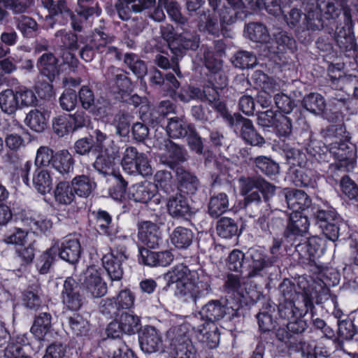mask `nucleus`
Listing matches in <instances>:
<instances>
[{"mask_svg": "<svg viewBox=\"0 0 358 358\" xmlns=\"http://www.w3.org/2000/svg\"><path fill=\"white\" fill-rule=\"evenodd\" d=\"M168 284H176L179 294L186 301L194 304L202 303L212 292L210 279L208 276L199 277L195 271L181 264L176 266L164 275Z\"/></svg>", "mask_w": 358, "mask_h": 358, "instance_id": "f257e3e1", "label": "nucleus"}, {"mask_svg": "<svg viewBox=\"0 0 358 358\" xmlns=\"http://www.w3.org/2000/svg\"><path fill=\"white\" fill-rule=\"evenodd\" d=\"M241 194L244 196L242 208L250 217H255L269 210L271 198L276 187L261 176L241 178Z\"/></svg>", "mask_w": 358, "mask_h": 358, "instance_id": "f03ea898", "label": "nucleus"}, {"mask_svg": "<svg viewBox=\"0 0 358 358\" xmlns=\"http://www.w3.org/2000/svg\"><path fill=\"white\" fill-rule=\"evenodd\" d=\"M330 152L337 162L329 166L331 176L337 182L339 173H346L354 168L355 163V147L348 141L340 139L330 143Z\"/></svg>", "mask_w": 358, "mask_h": 358, "instance_id": "7ed1b4c3", "label": "nucleus"}, {"mask_svg": "<svg viewBox=\"0 0 358 358\" xmlns=\"http://www.w3.org/2000/svg\"><path fill=\"white\" fill-rule=\"evenodd\" d=\"M201 314L211 322L219 321L226 315L232 320L243 315V306L239 300L234 301L231 296L224 301L211 300L202 307Z\"/></svg>", "mask_w": 358, "mask_h": 358, "instance_id": "20e7f679", "label": "nucleus"}, {"mask_svg": "<svg viewBox=\"0 0 358 358\" xmlns=\"http://www.w3.org/2000/svg\"><path fill=\"white\" fill-rule=\"evenodd\" d=\"M170 350L174 358H196V350L193 345L186 328L180 326L173 331Z\"/></svg>", "mask_w": 358, "mask_h": 358, "instance_id": "39448f33", "label": "nucleus"}, {"mask_svg": "<svg viewBox=\"0 0 358 358\" xmlns=\"http://www.w3.org/2000/svg\"><path fill=\"white\" fill-rule=\"evenodd\" d=\"M276 262V257H268L262 249L250 248L246 252L245 264L248 278L262 275V272Z\"/></svg>", "mask_w": 358, "mask_h": 358, "instance_id": "423d86ee", "label": "nucleus"}, {"mask_svg": "<svg viewBox=\"0 0 358 358\" xmlns=\"http://www.w3.org/2000/svg\"><path fill=\"white\" fill-rule=\"evenodd\" d=\"M228 125L235 131H239L242 139L252 146H262L265 143L264 138L257 132L252 122L241 114L236 113Z\"/></svg>", "mask_w": 358, "mask_h": 358, "instance_id": "0eeeda50", "label": "nucleus"}, {"mask_svg": "<svg viewBox=\"0 0 358 358\" xmlns=\"http://www.w3.org/2000/svg\"><path fill=\"white\" fill-rule=\"evenodd\" d=\"M80 282L89 295L92 298H99L107 292L106 283L102 280L100 273L93 266L88 267L82 274Z\"/></svg>", "mask_w": 358, "mask_h": 358, "instance_id": "6e6552de", "label": "nucleus"}, {"mask_svg": "<svg viewBox=\"0 0 358 358\" xmlns=\"http://www.w3.org/2000/svg\"><path fill=\"white\" fill-rule=\"evenodd\" d=\"M310 227V222L306 215L301 212H294L290 214L283 236L289 241H294L298 237L305 236Z\"/></svg>", "mask_w": 358, "mask_h": 358, "instance_id": "1a4fd4ad", "label": "nucleus"}, {"mask_svg": "<svg viewBox=\"0 0 358 358\" xmlns=\"http://www.w3.org/2000/svg\"><path fill=\"white\" fill-rule=\"evenodd\" d=\"M38 73L49 83L55 82L61 73L59 59L52 52H44L36 60Z\"/></svg>", "mask_w": 358, "mask_h": 358, "instance_id": "9d476101", "label": "nucleus"}, {"mask_svg": "<svg viewBox=\"0 0 358 358\" xmlns=\"http://www.w3.org/2000/svg\"><path fill=\"white\" fill-rule=\"evenodd\" d=\"M278 197L285 199L287 207L294 212L305 210L311 205V199L303 190L285 188L278 193Z\"/></svg>", "mask_w": 358, "mask_h": 358, "instance_id": "9b49d317", "label": "nucleus"}, {"mask_svg": "<svg viewBox=\"0 0 358 358\" xmlns=\"http://www.w3.org/2000/svg\"><path fill=\"white\" fill-rule=\"evenodd\" d=\"M200 44V36L196 32L183 31L176 40V43L171 44V51L177 57H182L187 50L196 51Z\"/></svg>", "mask_w": 358, "mask_h": 358, "instance_id": "f8f14e48", "label": "nucleus"}, {"mask_svg": "<svg viewBox=\"0 0 358 358\" xmlns=\"http://www.w3.org/2000/svg\"><path fill=\"white\" fill-rule=\"evenodd\" d=\"M62 299L63 304L69 310H78L82 306L83 297L79 292L78 284L71 277L64 282Z\"/></svg>", "mask_w": 358, "mask_h": 358, "instance_id": "ddd939ff", "label": "nucleus"}, {"mask_svg": "<svg viewBox=\"0 0 358 358\" xmlns=\"http://www.w3.org/2000/svg\"><path fill=\"white\" fill-rule=\"evenodd\" d=\"M305 310H299L295 306L294 301H285L278 306V313L280 317L289 321L295 317H302L309 311L313 315L314 305L312 299L306 293L302 295Z\"/></svg>", "mask_w": 358, "mask_h": 358, "instance_id": "4468645a", "label": "nucleus"}, {"mask_svg": "<svg viewBox=\"0 0 358 358\" xmlns=\"http://www.w3.org/2000/svg\"><path fill=\"white\" fill-rule=\"evenodd\" d=\"M139 343L141 350L148 354L162 350V338L157 329L150 326L145 327L139 333Z\"/></svg>", "mask_w": 358, "mask_h": 358, "instance_id": "2eb2a0df", "label": "nucleus"}, {"mask_svg": "<svg viewBox=\"0 0 358 358\" xmlns=\"http://www.w3.org/2000/svg\"><path fill=\"white\" fill-rule=\"evenodd\" d=\"M163 146L166 154L161 157V161L171 169H174L178 163L187 160V151L183 147L168 138L164 141Z\"/></svg>", "mask_w": 358, "mask_h": 358, "instance_id": "dca6fc26", "label": "nucleus"}, {"mask_svg": "<svg viewBox=\"0 0 358 358\" xmlns=\"http://www.w3.org/2000/svg\"><path fill=\"white\" fill-rule=\"evenodd\" d=\"M52 247L55 248V253H58L62 259L71 264L76 263L80 257L81 246L77 238L64 239Z\"/></svg>", "mask_w": 358, "mask_h": 358, "instance_id": "f3484780", "label": "nucleus"}, {"mask_svg": "<svg viewBox=\"0 0 358 358\" xmlns=\"http://www.w3.org/2000/svg\"><path fill=\"white\" fill-rule=\"evenodd\" d=\"M138 237L142 244L152 249L157 248L162 241L159 227L150 221L139 224Z\"/></svg>", "mask_w": 358, "mask_h": 358, "instance_id": "a211bd4d", "label": "nucleus"}, {"mask_svg": "<svg viewBox=\"0 0 358 358\" xmlns=\"http://www.w3.org/2000/svg\"><path fill=\"white\" fill-rule=\"evenodd\" d=\"M139 253L140 262L149 266H166L173 259L172 254L168 250L157 252L142 248L139 249Z\"/></svg>", "mask_w": 358, "mask_h": 358, "instance_id": "6ab92c4d", "label": "nucleus"}, {"mask_svg": "<svg viewBox=\"0 0 358 358\" xmlns=\"http://www.w3.org/2000/svg\"><path fill=\"white\" fill-rule=\"evenodd\" d=\"M302 6L306 12L303 22L306 29L313 31L321 30L324 27V22L314 0H302Z\"/></svg>", "mask_w": 358, "mask_h": 358, "instance_id": "aec40b11", "label": "nucleus"}, {"mask_svg": "<svg viewBox=\"0 0 358 358\" xmlns=\"http://www.w3.org/2000/svg\"><path fill=\"white\" fill-rule=\"evenodd\" d=\"M176 176L180 192L191 195L196 192L199 180L194 174L182 166H178L176 169Z\"/></svg>", "mask_w": 358, "mask_h": 358, "instance_id": "412c9836", "label": "nucleus"}, {"mask_svg": "<svg viewBox=\"0 0 358 358\" xmlns=\"http://www.w3.org/2000/svg\"><path fill=\"white\" fill-rule=\"evenodd\" d=\"M169 215L175 218H184L191 213L187 199L181 193L171 196L167 201Z\"/></svg>", "mask_w": 358, "mask_h": 358, "instance_id": "4be33fe9", "label": "nucleus"}, {"mask_svg": "<svg viewBox=\"0 0 358 358\" xmlns=\"http://www.w3.org/2000/svg\"><path fill=\"white\" fill-rule=\"evenodd\" d=\"M156 192L155 185L145 181L132 185L129 190V198L135 202L147 203L155 196Z\"/></svg>", "mask_w": 358, "mask_h": 358, "instance_id": "5701e85b", "label": "nucleus"}, {"mask_svg": "<svg viewBox=\"0 0 358 358\" xmlns=\"http://www.w3.org/2000/svg\"><path fill=\"white\" fill-rule=\"evenodd\" d=\"M318 241L316 237H312L295 245V252L303 263L306 261H308L309 263L315 262V257L320 249Z\"/></svg>", "mask_w": 358, "mask_h": 358, "instance_id": "b1692460", "label": "nucleus"}, {"mask_svg": "<svg viewBox=\"0 0 358 358\" xmlns=\"http://www.w3.org/2000/svg\"><path fill=\"white\" fill-rule=\"evenodd\" d=\"M229 208V197L226 193L220 192L210 198L208 213L212 217H219Z\"/></svg>", "mask_w": 358, "mask_h": 358, "instance_id": "393cba45", "label": "nucleus"}, {"mask_svg": "<svg viewBox=\"0 0 358 358\" xmlns=\"http://www.w3.org/2000/svg\"><path fill=\"white\" fill-rule=\"evenodd\" d=\"M48 117L49 115L46 111L36 108L27 113L24 123L31 130L42 132L47 128Z\"/></svg>", "mask_w": 358, "mask_h": 358, "instance_id": "a878e982", "label": "nucleus"}, {"mask_svg": "<svg viewBox=\"0 0 358 358\" xmlns=\"http://www.w3.org/2000/svg\"><path fill=\"white\" fill-rule=\"evenodd\" d=\"M32 182L35 189L42 194L50 192L52 189V178L50 172L41 167L35 169Z\"/></svg>", "mask_w": 358, "mask_h": 358, "instance_id": "bb28decb", "label": "nucleus"}, {"mask_svg": "<svg viewBox=\"0 0 358 358\" xmlns=\"http://www.w3.org/2000/svg\"><path fill=\"white\" fill-rule=\"evenodd\" d=\"M74 192L78 196H90L96 187V182L85 175L77 176L71 180Z\"/></svg>", "mask_w": 358, "mask_h": 358, "instance_id": "cd10ccee", "label": "nucleus"}, {"mask_svg": "<svg viewBox=\"0 0 358 358\" xmlns=\"http://www.w3.org/2000/svg\"><path fill=\"white\" fill-rule=\"evenodd\" d=\"M193 124L187 123L183 117H173L168 120L166 132L169 137L178 138L185 137L189 127Z\"/></svg>", "mask_w": 358, "mask_h": 358, "instance_id": "c85d7f7f", "label": "nucleus"}, {"mask_svg": "<svg viewBox=\"0 0 358 358\" xmlns=\"http://www.w3.org/2000/svg\"><path fill=\"white\" fill-rule=\"evenodd\" d=\"M52 328V316L47 312L40 313L35 316L31 332L39 339L43 338Z\"/></svg>", "mask_w": 358, "mask_h": 358, "instance_id": "c756f323", "label": "nucleus"}, {"mask_svg": "<svg viewBox=\"0 0 358 358\" xmlns=\"http://www.w3.org/2000/svg\"><path fill=\"white\" fill-rule=\"evenodd\" d=\"M74 159L68 150H63L55 155L52 166L63 176L73 171Z\"/></svg>", "mask_w": 358, "mask_h": 358, "instance_id": "7c9ffc66", "label": "nucleus"}, {"mask_svg": "<svg viewBox=\"0 0 358 358\" xmlns=\"http://www.w3.org/2000/svg\"><path fill=\"white\" fill-rule=\"evenodd\" d=\"M245 33L248 38L256 43H268L271 39L266 27L262 23H249L245 28Z\"/></svg>", "mask_w": 358, "mask_h": 358, "instance_id": "2f4dec72", "label": "nucleus"}, {"mask_svg": "<svg viewBox=\"0 0 358 358\" xmlns=\"http://www.w3.org/2000/svg\"><path fill=\"white\" fill-rule=\"evenodd\" d=\"M224 287L227 293H233L234 296H230L234 301L239 300L241 302V298L244 296V292H246L245 282L243 278L238 275L229 274L224 282Z\"/></svg>", "mask_w": 358, "mask_h": 358, "instance_id": "473e14b6", "label": "nucleus"}, {"mask_svg": "<svg viewBox=\"0 0 358 358\" xmlns=\"http://www.w3.org/2000/svg\"><path fill=\"white\" fill-rule=\"evenodd\" d=\"M119 258H115L113 255H105L102 257L103 266L112 280H120L123 275V268Z\"/></svg>", "mask_w": 358, "mask_h": 358, "instance_id": "72a5a7b5", "label": "nucleus"}, {"mask_svg": "<svg viewBox=\"0 0 358 358\" xmlns=\"http://www.w3.org/2000/svg\"><path fill=\"white\" fill-rule=\"evenodd\" d=\"M293 182L297 187H317L318 176L311 169H296L294 171Z\"/></svg>", "mask_w": 358, "mask_h": 358, "instance_id": "f704fd0d", "label": "nucleus"}, {"mask_svg": "<svg viewBox=\"0 0 358 358\" xmlns=\"http://www.w3.org/2000/svg\"><path fill=\"white\" fill-rule=\"evenodd\" d=\"M124 169L129 173H138L143 176H148L152 173V169L149 164L147 155L140 152H138L137 157H134L133 166L128 165Z\"/></svg>", "mask_w": 358, "mask_h": 358, "instance_id": "c9c22d12", "label": "nucleus"}, {"mask_svg": "<svg viewBox=\"0 0 358 358\" xmlns=\"http://www.w3.org/2000/svg\"><path fill=\"white\" fill-rule=\"evenodd\" d=\"M199 341L210 348H215L220 342L218 328L215 324H206L199 329L197 334Z\"/></svg>", "mask_w": 358, "mask_h": 358, "instance_id": "e433bc0d", "label": "nucleus"}, {"mask_svg": "<svg viewBox=\"0 0 358 358\" xmlns=\"http://www.w3.org/2000/svg\"><path fill=\"white\" fill-rule=\"evenodd\" d=\"M193 238L192 230L182 227H176L171 236L172 243L180 249L188 248L192 244Z\"/></svg>", "mask_w": 358, "mask_h": 358, "instance_id": "4c0bfd02", "label": "nucleus"}, {"mask_svg": "<svg viewBox=\"0 0 358 358\" xmlns=\"http://www.w3.org/2000/svg\"><path fill=\"white\" fill-rule=\"evenodd\" d=\"M55 200L61 204L68 205L75 199V192L72 184L60 181L54 191Z\"/></svg>", "mask_w": 358, "mask_h": 358, "instance_id": "58836bf2", "label": "nucleus"}, {"mask_svg": "<svg viewBox=\"0 0 358 358\" xmlns=\"http://www.w3.org/2000/svg\"><path fill=\"white\" fill-rule=\"evenodd\" d=\"M119 320L124 334L131 335L138 332L141 326L139 317L127 311H122Z\"/></svg>", "mask_w": 358, "mask_h": 358, "instance_id": "ea45409f", "label": "nucleus"}, {"mask_svg": "<svg viewBox=\"0 0 358 358\" xmlns=\"http://www.w3.org/2000/svg\"><path fill=\"white\" fill-rule=\"evenodd\" d=\"M217 232L219 236L229 238L238 235V228L236 221L229 217H222L217 224Z\"/></svg>", "mask_w": 358, "mask_h": 358, "instance_id": "a19ab883", "label": "nucleus"}, {"mask_svg": "<svg viewBox=\"0 0 358 358\" xmlns=\"http://www.w3.org/2000/svg\"><path fill=\"white\" fill-rule=\"evenodd\" d=\"M303 107L314 114H321L325 108L324 97L318 93H310L303 99Z\"/></svg>", "mask_w": 358, "mask_h": 358, "instance_id": "79ce46f5", "label": "nucleus"}, {"mask_svg": "<svg viewBox=\"0 0 358 358\" xmlns=\"http://www.w3.org/2000/svg\"><path fill=\"white\" fill-rule=\"evenodd\" d=\"M18 107L15 93L12 90H5L0 94V108L3 113L12 115Z\"/></svg>", "mask_w": 358, "mask_h": 358, "instance_id": "37998d69", "label": "nucleus"}, {"mask_svg": "<svg viewBox=\"0 0 358 358\" xmlns=\"http://www.w3.org/2000/svg\"><path fill=\"white\" fill-rule=\"evenodd\" d=\"M77 15L87 20L93 15H99L101 8L94 0H78V6L76 8Z\"/></svg>", "mask_w": 358, "mask_h": 358, "instance_id": "c03bdc74", "label": "nucleus"}, {"mask_svg": "<svg viewBox=\"0 0 358 358\" xmlns=\"http://www.w3.org/2000/svg\"><path fill=\"white\" fill-rule=\"evenodd\" d=\"M231 61L236 67L242 69L253 68L257 64L256 55L252 52L245 50L238 51Z\"/></svg>", "mask_w": 358, "mask_h": 358, "instance_id": "a18cd8bd", "label": "nucleus"}, {"mask_svg": "<svg viewBox=\"0 0 358 358\" xmlns=\"http://www.w3.org/2000/svg\"><path fill=\"white\" fill-rule=\"evenodd\" d=\"M124 62L138 78H143L148 72L145 62L140 59L135 54H125Z\"/></svg>", "mask_w": 358, "mask_h": 358, "instance_id": "49530a36", "label": "nucleus"}, {"mask_svg": "<svg viewBox=\"0 0 358 358\" xmlns=\"http://www.w3.org/2000/svg\"><path fill=\"white\" fill-rule=\"evenodd\" d=\"M115 164V159L104 152L99 155L93 164L94 169L104 176L114 173Z\"/></svg>", "mask_w": 358, "mask_h": 358, "instance_id": "de8ad7c7", "label": "nucleus"}, {"mask_svg": "<svg viewBox=\"0 0 358 358\" xmlns=\"http://www.w3.org/2000/svg\"><path fill=\"white\" fill-rule=\"evenodd\" d=\"M99 310L108 319H117L122 313L115 297L101 299L99 305Z\"/></svg>", "mask_w": 358, "mask_h": 358, "instance_id": "09e8293b", "label": "nucleus"}, {"mask_svg": "<svg viewBox=\"0 0 358 358\" xmlns=\"http://www.w3.org/2000/svg\"><path fill=\"white\" fill-rule=\"evenodd\" d=\"M52 131L59 137L67 135L73 131V126L71 123V117L68 115H59L52 119Z\"/></svg>", "mask_w": 358, "mask_h": 358, "instance_id": "8fccbe9b", "label": "nucleus"}, {"mask_svg": "<svg viewBox=\"0 0 358 358\" xmlns=\"http://www.w3.org/2000/svg\"><path fill=\"white\" fill-rule=\"evenodd\" d=\"M108 71L113 76L111 78L113 82L120 92H128L131 90V82L122 70L111 66L108 69Z\"/></svg>", "mask_w": 358, "mask_h": 358, "instance_id": "3c124183", "label": "nucleus"}, {"mask_svg": "<svg viewBox=\"0 0 358 358\" xmlns=\"http://www.w3.org/2000/svg\"><path fill=\"white\" fill-rule=\"evenodd\" d=\"M256 167L266 176H274L279 173V165L271 158L259 156L254 159Z\"/></svg>", "mask_w": 358, "mask_h": 358, "instance_id": "603ef678", "label": "nucleus"}, {"mask_svg": "<svg viewBox=\"0 0 358 358\" xmlns=\"http://www.w3.org/2000/svg\"><path fill=\"white\" fill-rule=\"evenodd\" d=\"M114 41V36H110L102 31H95L93 34L90 43L94 48L96 51L101 54Z\"/></svg>", "mask_w": 358, "mask_h": 358, "instance_id": "864d4df0", "label": "nucleus"}, {"mask_svg": "<svg viewBox=\"0 0 358 358\" xmlns=\"http://www.w3.org/2000/svg\"><path fill=\"white\" fill-rule=\"evenodd\" d=\"M248 4L253 9L264 8L268 13L276 15L281 13L279 0H248ZM291 0H287L289 2Z\"/></svg>", "mask_w": 358, "mask_h": 358, "instance_id": "5fc2aeb1", "label": "nucleus"}, {"mask_svg": "<svg viewBox=\"0 0 358 358\" xmlns=\"http://www.w3.org/2000/svg\"><path fill=\"white\" fill-rule=\"evenodd\" d=\"M315 217L319 227H323V224H331L334 222L339 223L342 219L337 214L336 210L332 208L319 209L315 213Z\"/></svg>", "mask_w": 358, "mask_h": 358, "instance_id": "6e6d98bb", "label": "nucleus"}, {"mask_svg": "<svg viewBox=\"0 0 358 358\" xmlns=\"http://www.w3.org/2000/svg\"><path fill=\"white\" fill-rule=\"evenodd\" d=\"M201 96L200 88L193 86H183L178 91H174L173 97L183 103H188L191 100L197 99Z\"/></svg>", "mask_w": 358, "mask_h": 358, "instance_id": "4d7b16f0", "label": "nucleus"}, {"mask_svg": "<svg viewBox=\"0 0 358 358\" xmlns=\"http://www.w3.org/2000/svg\"><path fill=\"white\" fill-rule=\"evenodd\" d=\"M27 231L14 227L3 236L2 241L6 244L24 245L27 242Z\"/></svg>", "mask_w": 358, "mask_h": 358, "instance_id": "13d9d810", "label": "nucleus"}, {"mask_svg": "<svg viewBox=\"0 0 358 358\" xmlns=\"http://www.w3.org/2000/svg\"><path fill=\"white\" fill-rule=\"evenodd\" d=\"M68 324L73 332L76 336H83L87 334L89 330L88 322L81 315L74 314L67 318Z\"/></svg>", "mask_w": 358, "mask_h": 358, "instance_id": "bf43d9fd", "label": "nucleus"}, {"mask_svg": "<svg viewBox=\"0 0 358 358\" xmlns=\"http://www.w3.org/2000/svg\"><path fill=\"white\" fill-rule=\"evenodd\" d=\"M199 22L198 24L201 31H206L210 34L217 35L219 33V24L217 19L211 17L210 15L206 16L203 10L199 11Z\"/></svg>", "mask_w": 358, "mask_h": 358, "instance_id": "052dcab7", "label": "nucleus"}, {"mask_svg": "<svg viewBox=\"0 0 358 358\" xmlns=\"http://www.w3.org/2000/svg\"><path fill=\"white\" fill-rule=\"evenodd\" d=\"M241 9L233 6L231 8L224 7L220 13L221 22L227 24H231L235 22L237 19L243 20L247 15L243 10H237Z\"/></svg>", "mask_w": 358, "mask_h": 358, "instance_id": "680f3d73", "label": "nucleus"}, {"mask_svg": "<svg viewBox=\"0 0 358 358\" xmlns=\"http://www.w3.org/2000/svg\"><path fill=\"white\" fill-rule=\"evenodd\" d=\"M283 152L289 164L299 167L305 165L306 156L302 150L295 148L286 147L283 149Z\"/></svg>", "mask_w": 358, "mask_h": 358, "instance_id": "e2e57ef3", "label": "nucleus"}, {"mask_svg": "<svg viewBox=\"0 0 358 358\" xmlns=\"http://www.w3.org/2000/svg\"><path fill=\"white\" fill-rule=\"evenodd\" d=\"M131 116L129 113L120 112L115 115L113 124L116 128V134L125 136L129 131Z\"/></svg>", "mask_w": 358, "mask_h": 358, "instance_id": "0e129e2a", "label": "nucleus"}, {"mask_svg": "<svg viewBox=\"0 0 358 358\" xmlns=\"http://www.w3.org/2000/svg\"><path fill=\"white\" fill-rule=\"evenodd\" d=\"M15 93L18 105L21 107L34 106L37 101L34 92L27 87H19L15 90Z\"/></svg>", "mask_w": 358, "mask_h": 358, "instance_id": "69168bd1", "label": "nucleus"}, {"mask_svg": "<svg viewBox=\"0 0 358 358\" xmlns=\"http://www.w3.org/2000/svg\"><path fill=\"white\" fill-rule=\"evenodd\" d=\"M273 100L278 109L285 114H289L296 107L294 99L284 93L276 94Z\"/></svg>", "mask_w": 358, "mask_h": 358, "instance_id": "338daca9", "label": "nucleus"}, {"mask_svg": "<svg viewBox=\"0 0 358 358\" xmlns=\"http://www.w3.org/2000/svg\"><path fill=\"white\" fill-rule=\"evenodd\" d=\"M338 326V334L343 340H352L358 332L357 327L350 320L339 321Z\"/></svg>", "mask_w": 358, "mask_h": 358, "instance_id": "774afa93", "label": "nucleus"}]
</instances>
